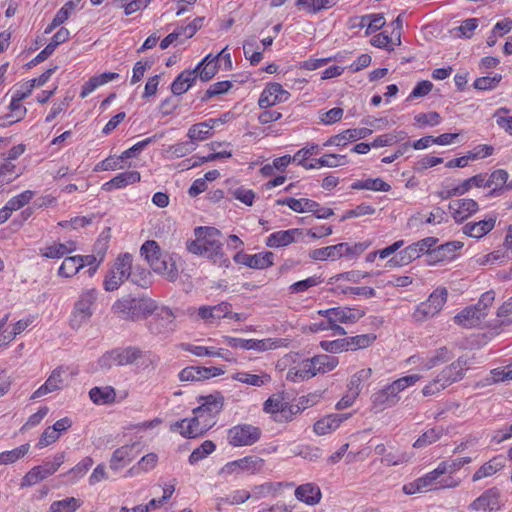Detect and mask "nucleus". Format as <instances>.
<instances>
[{"instance_id":"f257e3e1","label":"nucleus","mask_w":512,"mask_h":512,"mask_svg":"<svg viewBox=\"0 0 512 512\" xmlns=\"http://www.w3.org/2000/svg\"><path fill=\"white\" fill-rule=\"evenodd\" d=\"M199 403L193 409V417L175 422L171 425V431L178 432L184 438H196L211 429L223 409L224 398L220 394L207 395L200 397Z\"/></svg>"},{"instance_id":"f03ea898","label":"nucleus","mask_w":512,"mask_h":512,"mask_svg":"<svg viewBox=\"0 0 512 512\" xmlns=\"http://www.w3.org/2000/svg\"><path fill=\"white\" fill-rule=\"evenodd\" d=\"M187 250L199 256H205L214 263L227 266L228 260L224 257L222 243L220 242V231L213 227H197L195 239L187 241Z\"/></svg>"},{"instance_id":"7ed1b4c3","label":"nucleus","mask_w":512,"mask_h":512,"mask_svg":"<svg viewBox=\"0 0 512 512\" xmlns=\"http://www.w3.org/2000/svg\"><path fill=\"white\" fill-rule=\"evenodd\" d=\"M420 379L421 376L418 374L407 375L373 393L371 396L372 408L376 412H380L395 406L400 400V392L413 386Z\"/></svg>"},{"instance_id":"20e7f679","label":"nucleus","mask_w":512,"mask_h":512,"mask_svg":"<svg viewBox=\"0 0 512 512\" xmlns=\"http://www.w3.org/2000/svg\"><path fill=\"white\" fill-rule=\"evenodd\" d=\"M366 314L359 307H334L322 310V331L331 330L333 335H345L346 330L340 324H353Z\"/></svg>"},{"instance_id":"39448f33","label":"nucleus","mask_w":512,"mask_h":512,"mask_svg":"<svg viewBox=\"0 0 512 512\" xmlns=\"http://www.w3.org/2000/svg\"><path fill=\"white\" fill-rule=\"evenodd\" d=\"M141 254L148 261L150 267L158 274L175 280L178 275L176 261L168 254H162L158 243L148 240L141 247Z\"/></svg>"},{"instance_id":"423d86ee","label":"nucleus","mask_w":512,"mask_h":512,"mask_svg":"<svg viewBox=\"0 0 512 512\" xmlns=\"http://www.w3.org/2000/svg\"><path fill=\"white\" fill-rule=\"evenodd\" d=\"M155 310L153 301L135 298L130 295L118 299L112 306V311L122 319L134 320L149 315Z\"/></svg>"},{"instance_id":"0eeeda50","label":"nucleus","mask_w":512,"mask_h":512,"mask_svg":"<svg viewBox=\"0 0 512 512\" xmlns=\"http://www.w3.org/2000/svg\"><path fill=\"white\" fill-rule=\"evenodd\" d=\"M98 292L95 288L83 290L76 300L70 315L69 324L73 329H79L88 323L94 314Z\"/></svg>"},{"instance_id":"6e6552de","label":"nucleus","mask_w":512,"mask_h":512,"mask_svg":"<svg viewBox=\"0 0 512 512\" xmlns=\"http://www.w3.org/2000/svg\"><path fill=\"white\" fill-rule=\"evenodd\" d=\"M265 467V460L255 455H248L242 458L225 463L219 470V475L224 478L239 477L241 475L260 474Z\"/></svg>"},{"instance_id":"1a4fd4ad","label":"nucleus","mask_w":512,"mask_h":512,"mask_svg":"<svg viewBox=\"0 0 512 512\" xmlns=\"http://www.w3.org/2000/svg\"><path fill=\"white\" fill-rule=\"evenodd\" d=\"M132 261V255L129 253L118 255L104 278L103 287L106 291L112 292L117 290L129 278Z\"/></svg>"},{"instance_id":"9d476101","label":"nucleus","mask_w":512,"mask_h":512,"mask_svg":"<svg viewBox=\"0 0 512 512\" xmlns=\"http://www.w3.org/2000/svg\"><path fill=\"white\" fill-rule=\"evenodd\" d=\"M448 292L445 288L435 289L428 299L419 305L412 314V318L416 322H424L436 316L443 308L447 301Z\"/></svg>"},{"instance_id":"9b49d317","label":"nucleus","mask_w":512,"mask_h":512,"mask_svg":"<svg viewBox=\"0 0 512 512\" xmlns=\"http://www.w3.org/2000/svg\"><path fill=\"white\" fill-rule=\"evenodd\" d=\"M438 242V239L435 237H427L416 243H413L407 246L405 249L400 251L398 255L391 258L387 265L390 267H398L404 266L411 263L413 260L419 258L421 255L425 254L426 257L430 251V248L435 246Z\"/></svg>"},{"instance_id":"f8f14e48","label":"nucleus","mask_w":512,"mask_h":512,"mask_svg":"<svg viewBox=\"0 0 512 512\" xmlns=\"http://www.w3.org/2000/svg\"><path fill=\"white\" fill-rule=\"evenodd\" d=\"M261 429L251 424H237L227 431V441L232 447L252 446L261 438Z\"/></svg>"},{"instance_id":"ddd939ff","label":"nucleus","mask_w":512,"mask_h":512,"mask_svg":"<svg viewBox=\"0 0 512 512\" xmlns=\"http://www.w3.org/2000/svg\"><path fill=\"white\" fill-rule=\"evenodd\" d=\"M65 461V453H57L52 462H45L42 465L34 466L22 478L21 487H30L48 478L58 471Z\"/></svg>"},{"instance_id":"4468645a","label":"nucleus","mask_w":512,"mask_h":512,"mask_svg":"<svg viewBox=\"0 0 512 512\" xmlns=\"http://www.w3.org/2000/svg\"><path fill=\"white\" fill-rule=\"evenodd\" d=\"M68 374L70 376H74L77 374V371H74V370L70 371L69 367H67V366L56 367L51 372V374L49 375L47 380L38 389H36L33 392L31 399H37V398L43 397L49 393H52V392H55V391H58V390H61L62 388H64V386L66 385L65 382H66Z\"/></svg>"},{"instance_id":"2eb2a0df","label":"nucleus","mask_w":512,"mask_h":512,"mask_svg":"<svg viewBox=\"0 0 512 512\" xmlns=\"http://www.w3.org/2000/svg\"><path fill=\"white\" fill-rule=\"evenodd\" d=\"M141 356L142 352L139 348L122 347L106 352L99 362L102 367L124 366L134 363Z\"/></svg>"},{"instance_id":"dca6fc26","label":"nucleus","mask_w":512,"mask_h":512,"mask_svg":"<svg viewBox=\"0 0 512 512\" xmlns=\"http://www.w3.org/2000/svg\"><path fill=\"white\" fill-rule=\"evenodd\" d=\"M290 97L291 94L280 83L269 82L259 96L258 105L261 109H267L288 101Z\"/></svg>"},{"instance_id":"f3484780","label":"nucleus","mask_w":512,"mask_h":512,"mask_svg":"<svg viewBox=\"0 0 512 512\" xmlns=\"http://www.w3.org/2000/svg\"><path fill=\"white\" fill-rule=\"evenodd\" d=\"M225 373L222 367H204V366H188L179 372V380L186 381H204L214 377L221 376Z\"/></svg>"},{"instance_id":"a211bd4d","label":"nucleus","mask_w":512,"mask_h":512,"mask_svg":"<svg viewBox=\"0 0 512 512\" xmlns=\"http://www.w3.org/2000/svg\"><path fill=\"white\" fill-rule=\"evenodd\" d=\"M263 410L273 415L274 420H288L292 414V406L285 401L283 394H273L265 402Z\"/></svg>"},{"instance_id":"6ab92c4d","label":"nucleus","mask_w":512,"mask_h":512,"mask_svg":"<svg viewBox=\"0 0 512 512\" xmlns=\"http://www.w3.org/2000/svg\"><path fill=\"white\" fill-rule=\"evenodd\" d=\"M318 356L295 363L287 372L286 379L291 382H302L316 375Z\"/></svg>"},{"instance_id":"aec40b11","label":"nucleus","mask_w":512,"mask_h":512,"mask_svg":"<svg viewBox=\"0 0 512 512\" xmlns=\"http://www.w3.org/2000/svg\"><path fill=\"white\" fill-rule=\"evenodd\" d=\"M500 508V491L497 488L486 490L469 505L473 511L495 512Z\"/></svg>"},{"instance_id":"412c9836","label":"nucleus","mask_w":512,"mask_h":512,"mask_svg":"<svg viewBox=\"0 0 512 512\" xmlns=\"http://www.w3.org/2000/svg\"><path fill=\"white\" fill-rule=\"evenodd\" d=\"M463 247V243L459 241H451L441 244L435 248H430L427 256V264L435 265L439 262L450 261L455 258L457 250Z\"/></svg>"},{"instance_id":"4be33fe9","label":"nucleus","mask_w":512,"mask_h":512,"mask_svg":"<svg viewBox=\"0 0 512 512\" xmlns=\"http://www.w3.org/2000/svg\"><path fill=\"white\" fill-rule=\"evenodd\" d=\"M479 209L478 203L469 198L453 200L449 203V210L456 222H463Z\"/></svg>"},{"instance_id":"5701e85b","label":"nucleus","mask_w":512,"mask_h":512,"mask_svg":"<svg viewBox=\"0 0 512 512\" xmlns=\"http://www.w3.org/2000/svg\"><path fill=\"white\" fill-rule=\"evenodd\" d=\"M231 307L232 305L228 302H221L212 306L203 305L198 308L197 315L206 324H215L228 315Z\"/></svg>"},{"instance_id":"b1692460","label":"nucleus","mask_w":512,"mask_h":512,"mask_svg":"<svg viewBox=\"0 0 512 512\" xmlns=\"http://www.w3.org/2000/svg\"><path fill=\"white\" fill-rule=\"evenodd\" d=\"M141 181L140 172L133 171H124L115 175L112 179L105 182L101 186V190L106 192H111L117 189H124L130 185H134Z\"/></svg>"},{"instance_id":"393cba45","label":"nucleus","mask_w":512,"mask_h":512,"mask_svg":"<svg viewBox=\"0 0 512 512\" xmlns=\"http://www.w3.org/2000/svg\"><path fill=\"white\" fill-rule=\"evenodd\" d=\"M180 349L189 352L197 357H212L221 358L225 361H231V353L223 348H216L213 346L195 345L190 343L180 344Z\"/></svg>"},{"instance_id":"a878e982","label":"nucleus","mask_w":512,"mask_h":512,"mask_svg":"<svg viewBox=\"0 0 512 512\" xmlns=\"http://www.w3.org/2000/svg\"><path fill=\"white\" fill-rule=\"evenodd\" d=\"M77 250V243L68 240L65 243L52 242L39 249V254L47 259H60Z\"/></svg>"},{"instance_id":"bb28decb","label":"nucleus","mask_w":512,"mask_h":512,"mask_svg":"<svg viewBox=\"0 0 512 512\" xmlns=\"http://www.w3.org/2000/svg\"><path fill=\"white\" fill-rule=\"evenodd\" d=\"M27 114V108L19 100L11 97L8 105L7 113H0V126L8 127L12 124L20 122L25 118Z\"/></svg>"},{"instance_id":"cd10ccee","label":"nucleus","mask_w":512,"mask_h":512,"mask_svg":"<svg viewBox=\"0 0 512 512\" xmlns=\"http://www.w3.org/2000/svg\"><path fill=\"white\" fill-rule=\"evenodd\" d=\"M231 379L248 386L262 387L271 382V375L265 371H259L257 374L238 371L231 375Z\"/></svg>"},{"instance_id":"c85d7f7f","label":"nucleus","mask_w":512,"mask_h":512,"mask_svg":"<svg viewBox=\"0 0 512 512\" xmlns=\"http://www.w3.org/2000/svg\"><path fill=\"white\" fill-rule=\"evenodd\" d=\"M509 174L504 169H497L491 174L484 173V182H486L485 188H491L487 196L495 197L500 194L503 190L504 185L508 181Z\"/></svg>"},{"instance_id":"c756f323","label":"nucleus","mask_w":512,"mask_h":512,"mask_svg":"<svg viewBox=\"0 0 512 512\" xmlns=\"http://www.w3.org/2000/svg\"><path fill=\"white\" fill-rule=\"evenodd\" d=\"M505 458L502 455H497L480 466L472 476V481L476 482L481 479L491 477L505 467Z\"/></svg>"},{"instance_id":"7c9ffc66","label":"nucleus","mask_w":512,"mask_h":512,"mask_svg":"<svg viewBox=\"0 0 512 512\" xmlns=\"http://www.w3.org/2000/svg\"><path fill=\"white\" fill-rule=\"evenodd\" d=\"M118 78L119 74L115 72H104L99 75H94L82 85L80 97L84 99L100 86L105 85Z\"/></svg>"},{"instance_id":"2f4dec72","label":"nucleus","mask_w":512,"mask_h":512,"mask_svg":"<svg viewBox=\"0 0 512 512\" xmlns=\"http://www.w3.org/2000/svg\"><path fill=\"white\" fill-rule=\"evenodd\" d=\"M318 146L312 145L310 147H304L293 155L294 163L300 165L306 169L316 168L320 164V158H318Z\"/></svg>"},{"instance_id":"473e14b6","label":"nucleus","mask_w":512,"mask_h":512,"mask_svg":"<svg viewBox=\"0 0 512 512\" xmlns=\"http://www.w3.org/2000/svg\"><path fill=\"white\" fill-rule=\"evenodd\" d=\"M302 233L299 229H289L277 231L270 234L265 241L267 247L270 248H279L283 246H287L293 243L297 236H300Z\"/></svg>"},{"instance_id":"72a5a7b5","label":"nucleus","mask_w":512,"mask_h":512,"mask_svg":"<svg viewBox=\"0 0 512 512\" xmlns=\"http://www.w3.org/2000/svg\"><path fill=\"white\" fill-rule=\"evenodd\" d=\"M294 486L292 482H265L252 488V497L260 499L267 496H275L281 492L283 488H291Z\"/></svg>"},{"instance_id":"f704fd0d","label":"nucleus","mask_w":512,"mask_h":512,"mask_svg":"<svg viewBox=\"0 0 512 512\" xmlns=\"http://www.w3.org/2000/svg\"><path fill=\"white\" fill-rule=\"evenodd\" d=\"M134 445H124L117 448L110 459V469L118 471L127 466L134 458Z\"/></svg>"},{"instance_id":"c9c22d12","label":"nucleus","mask_w":512,"mask_h":512,"mask_svg":"<svg viewBox=\"0 0 512 512\" xmlns=\"http://www.w3.org/2000/svg\"><path fill=\"white\" fill-rule=\"evenodd\" d=\"M495 222V217H490L478 222H469L463 226L462 230L464 234L470 237L481 238L494 228Z\"/></svg>"},{"instance_id":"e433bc0d","label":"nucleus","mask_w":512,"mask_h":512,"mask_svg":"<svg viewBox=\"0 0 512 512\" xmlns=\"http://www.w3.org/2000/svg\"><path fill=\"white\" fill-rule=\"evenodd\" d=\"M277 205L281 206H288L291 210L298 212V213H305V212H317L318 211V203L307 199V198H285V199H278L276 201Z\"/></svg>"},{"instance_id":"4c0bfd02","label":"nucleus","mask_w":512,"mask_h":512,"mask_svg":"<svg viewBox=\"0 0 512 512\" xmlns=\"http://www.w3.org/2000/svg\"><path fill=\"white\" fill-rule=\"evenodd\" d=\"M295 497L307 505H316L320 501V488L314 483L302 484L295 489Z\"/></svg>"},{"instance_id":"58836bf2","label":"nucleus","mask_w":512,"mask_h":512,"mask_svg":"<svg viewBox=\"0 0 512 512\" xmlns=\"http://www.w3.org/2000/svg\"><path fill=\"white\" fill-rule=\"evenodd\" d=\"M196 78V70L182 71L171 84L172 93L177 96L186 93L192 87Z\"/></svg>"},{"instance_id":"ea45409f","label":"nucleus","mask_w":512,"mask_h":512,"mask_svg":"<svg viewBox=\"0 0 512 512\" xmlns=\"http://www.w3.org/2000/svg\"><path fill=\"white\" fill-rule=\"evenodd\" d=\"M287 346V340L281 338L247 339V350L257 352H265Z\"/></svg>"},{"instance_id":"a19ab883","label":"nucleus","mask_w":512,"mask_h":512,"mask_svg":"<svg viewBox=\"0 0 512 512\" xmlns=\"http://www.w3.org/2000/svg\"><path fill=\"white\" fill-rule=\"evenodd\" d=\"M217 122V119H209L192 125L187 133L188 138L192 141H204L210 138L213 134V128Z\"/></svg>"},{"instance_id":"79ce46f5","label":"nucleus","mask_w":512,"mask_h":512,"mask_svg":"<svg viewBox=\"0 0 512 512\" xmlns=\"http://www.w3.org/2000/svg\"><path fill=\"white\" fill-rule=\"evenodd\" d=\"M327 292L333 293H342V294H353L363 296L364 298H372L375 297L376 292L373 288L368 286L362 287H349V286H341L337 285L334 287V283L332 281H328L325 287L322 289Z\"/></svg>"},{"instance_id":"37998d69","label":"nucleus","mask_w":512,"mask_h":512,"mask_svg":"<svg viewBox=\"0 0 512 512\" xmlns=\"http://www.w3.org/2000/svg\"><path fill=\"white\" fill-rule=\"evenodd\" d=\"M483 318L484 316L475 306H470L459 312L454 317V320L457 324L465 328H471L476 326Z\"/></svg>"},{"instance_id":"c03bdc74","label":"nucleus","mask_w":512,"mask_h":512,"mask_svg":"<svg viewBox=\"0 0 512 512\" xmlns=\"http://www.w3.org/2000/svg\"><path fill=\"white\" fill-rule=\"evenodd\" d=\"M23 174V169L9 160L0 161V187L10 184Z\"/></svg>"},{"instance_id":"a18cd8bd","label":"nucleus","mask_w":512,"mask_h":512,"mask_svg":"<svg viewBox=\"0 0 512 512\" xmlns=\"http://www.w3.org/2000/svg\"><path fill=\"white\" fill-rule=\"evenodd\" d=\"M194 70L202 81H209L218 71L216 58L211 53L206 55Z\"/></svg>"},{"instance_id":"49530a36","label":"nucleus","mask_w":512,"mask_h":512,"mask_svg":"<svg viewBox=\"0 0 512 512\" xmlns=\"http://www.w3.org/2000/svg\"><path fill=\"white\" fill-rule=\"evenodd\" d=\"M89 397L96 405L111 404L116 399V392L111 386L93 387L89 391Z\"/></svg>"},{"instance_id":"de8ad7c7","label":"nucleus","mask_w":512,"mask_h":512,"mask_svg":"<svg viewBox=\"0 0 512 512\" xmlns=\"http://www.w3.org/2000/svg\"><path fill=\"white\" fill-rule=\"evenodd\" d=\"M453 357L452 352L445 346L436 349L422 361L423 368L430 370L440 364L446 363Z\"/></svg>"},{"instance_id":"09e8293b","label":"nucleus","mask_w":512,"mask_h":512,"mask_svg":"<svg viewBox=\"0 0 512 512\" xmlns=\"http://www.w3.org/2000/svg\"><path fill=\"white\" fill-rule=\"evenodd\" d=\"M450 385H452L451 381L448 379L445 371L442 370L435 378L423 387L422 394L424 396H434Z\"/></svg>"},{"instance_id":"8fccbe9b","label":"nucleus","mask_w":512,"mask_h":512,"mask_svg":"<svg viewBox=\"0 0 512 512\" xmlns=\"http://www.w3.org/2000/svg\"><path fill=\"white\" fill-rule=\"evenodd\" d=\"M467 369L468 360L464 356H460L456 361L446 366L443 370L453 384L463 379Z\"/></svg>"},{"instance_id":"3c124183","label":"nucleus","mask_w":512,"mask_h":512,"mask_svg":"<svg viewBox=\"0 0 512 512\" xmlns=\"http://www.w3.org/2000/svg\"><path fill=\"white\" fill-rule=\"evenodd\" d=\"M82 269V263L77 255L64 257L57 275L61 278H72Z\"/></svg>"},{"instance_id":"603ef678","label":"nucleus","mask_w":512,"mask_h":512,"mask_svg":"<svg viewBox=\"0 0 512 512\" xmlns=\"http://www.w3.org/2000/svg\"><path fill=\"white\" fill-rule=\"evenodd\" d=\"M252 498L251 493L245 489H237L232 491L225 497H221L217 501V509L221 510L224 505H239L243 504Z\"/></svg>"},{"instance_id":"864d4df0","label":"nucleus","mask_w":512,"mask_h":512,"mask_svg":"<svg viewBox=\"0 0 512 512\" xmlns=\"http://www.w3.org/2000/svg\"><path fill=\"white\" fill-rule=\"evenodd\" d=\"M351 188L354 190L365 189L382 192H388L391 189L390 185L380 178H368L365 180H358L351 185Z\"/></svg>"},{"instance_id":"5fc2aeb1","label":"nucleus","mask_w":512,"mask_h":512,"mask_svg":"<svg viewBox=\"0 0 512 512\" xmlns=\"http://www.w3.org/2000/svg\"><path fill=\"white\" fill-rule=\"evenodd\" d=\"M93 463V459L90 456H86L69 471H67L65 476L69 478L71 483H76L79 479L83 478L87 474Z\"/></svg>"},{"instance_id":"6e6d98bb","label":"nucleus","mask_w":512,"mask_h":512,"mask_svg":"<svg viewBox=\"0 0 512 512\" xmlns=\"http://www.w3.org/2000/svg\"><path fill=\"white\" fill-rule=\"evenodd\" d=\"M82 506V501L75 497H67L53 501L48 512H75Z\"/></svg>"},{"instance_id":"4d7b16f0","label":"nucleus","mask_w":512,"mask_h":512,"mask_svg":"<svg viewBox=\"0 0 512 512\" xmlns=\"http://www.w3.org/2000/svg\"><path fill=\"white\" fill-rule=\"evenodd\" d=\"M216 450V444L211 440H205L200 446L196 447L189 456V463L194 465L205 459Z\"/></svg>"},{"instance_id":"13d9d810","label":"nucleus","mask_w":512,"mask_h":512,"mask_svg":"<svg viewBox=\"0 0 512 512\" xmlns=\"http://www.w3.org/2000/svg\"><path fill=\"white\" fill-rule=\"evenodd\" d=\"M443 436L442 427H433L426 430L419 438L413 443L414 448H424L438 441Z\"/></svg>"},{"instance_id":"bf43d9fd","label":"nucleus","mask_w":512,"mask_h":512,"mask_svg":"<svg viewBox=\"0 0 512 512\" xmlns=\"http://www.w3.org/2000/svg\"><path fill=\"white\" fill-rule=\"evenodd\" d=\"M30 450V445L25 443L19 447L0 452V465L12 464L24 457Z\"/></svg>"},{"instance_id":"052dcab7","label":"nucleus","mask_w":512,"mask_h":512,"mask_svg":"<svg viewBox=\"0 0 512 512\" xmlns=\"http://www.w3.org/2000/svg\"><path fill=\"white\" fill-rule=\"evenodd\" d=\"M205 23V17H196L186 25L177 27V32L184 42L185 40L192 38L198 30H200Z\"/></svg>"},{"instance_id":"680f3d73","label":"nucleus","mask_w":512,"mask_h":512,"mask_svg":"<svg viewBox=\"0 0 512 512\" xmlns=\"http://www.w3.org/2000/svg\"><path fill=\"white\" fill-rule=\"evenodd\" d=\"M35 196V192L32 190H25L18 195L9 199L6 203L7 210L11 212L20 210L22 207L27 205Z\"/></svg>"},{"instance_id":"e2e57ef3","label":"nucleus","mask_w":512,"mask_h":512,"mask_svg":"<svg viewBox=\"0 0 512 512\" xmlns=\"http://www.w3.org/2000/svg\"><path fill=\"white\" fill-rule=\"evenodd\" d=\"M244 56L250 61L252 65L258 64L262 58L263 53L259 50L258 43L255 39H248L243 44Z\"/></svg>"},{"instance_id":"0e129e2a","label":"nucleus","mask_w":512,"mask_h":512,"mask_svg":"<svg viewBox=\"0 0 512 512\" xmlns=\"http://www.w3.org/2000/svg\"><path fill=\"white\" fill-rule=\"evenodd\" d=\"M274 264V254L270 251L251 254L250 267L252 269H266Z\"/></svg>"},{"instance_id":"69168bd1","label":"nucleus","mask_w":512,"mask_h":512,"mask_svg":"<svg viewBox=\"0 0 512 512\" xmlns=\"http://www.w3.org/2000/svg\"><path fill=\"white\" fill-rule=\"evenodd\" d=\"M322 260L335 261L341 257L347 258V243H338L336 245L322 248Z\"/></svg>"},{"instance_id":"338daca9","label":"nucleus","mask_w":512,"mask_h":512,"mask_svg":"<svg viewBox=\"0 0 512 512\" xmlns=\"http://www.w3.org/2000/svg\"><path fill=\"white\" fill-rule=\"evenodd\" d=\"M361 392L360 384L348 383L346 394L338 401L336 407L338 409L348 408L353 405Z\"/></svg>"},{"instance_id":"774afa93","label":"nucleus","mask_w":512,"mask_h":512,"mask_svg":"<svg viewBox=\"0 0 512 512\" xmlns=\"http://www.w3.org/2000/svg\"><path fill=\"white\" fill-rule=\"evenodd\" d=\"M123 161H124V159L120 158V155L119 156L110 155L107 158H105L104 160L98 162L94 166L93 170L95 172H101V171H115V170L123 169L124 168Z\"/></svg>"}]
</instances>
